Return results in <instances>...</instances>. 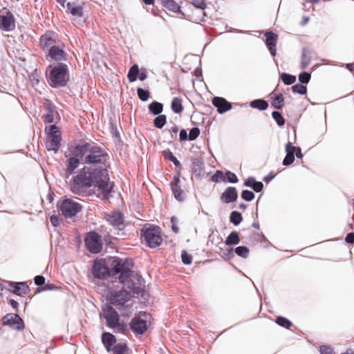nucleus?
Masks as SVG:
<instances>
[{"mask_svg":"<svg viewBox=\"0 0 354 354\" xmlns=\"http://www.w3.org/2000/svg\"><path fill=\"white\" fill-rule=\"evenodd\" d=\"M240 239L238 232H232L227 237L225 243L227 245H236L239 243Z\"/></svg>","mask_w":354,"mask_h":354,"instance_id":"obj_28","label":"nucleus"},{"mask_svg":"<svg viewBox=\"0 0 354 354\" xmlns=\"http://www.w3.org/2000/svg\"><path fill=\"white\" fill-rule=\"evenodd\" d=\"M241 197L246 201H250L254 198V194L252 192L249 190H243L241 193Z\"/></svg>","mask_w":354,"mask_h":354,"instance_id":"obj_44","label":"nucleus"},{"mask_svg":"<svg viewBox=\"0 0 354 354\" xmlns=\"http://www.w3.org/2000/svg\"><path fill=\"white\" fill-rule=\"evenodd\" d=\"M81 160L79 157L73 156L71 157L67 162L66 171L68 174H72L74 170L78 167Z\"/></svg>","mask_w":354,"mask_h":354,"instance_id":"obj_24","label":"nucleus"},{"mask_svg":"<svg viewBox=\"0 0 354 354\" xmlns=\"http://www.w3.org/2000/svg\"><path fill=\"white\" fill-rule=\"evenodd\" d=\"M46 73L48 82L53 87L64 86L69 79L68 66L62 63L50 65Z\"/></svg>","mask_w":354,"mask_h":354,"instance_id":"obj_4","label":"nucleus"},{"mask_svg":"<svg viewBox=\"0 0 354 354\" xmlns=\"http://www.w3.org/2000/svg\"><path fill=\"white\" fill-rule=\"evenodd\" d=\"M283 100L284 99L281 94L277 95L272 100V105L277 109H281L283 106Z\"/></svg>","mask_w":354,"mask_h":354,"instance_id":"obj_34","label":"nucleus"},{"mask_svg":"<svg viewBox=\"0 0 354 354\" xmlns=\"http://www.w3.org/2000/svg\"><path fill=\"white\" fill-rule=\"evenodd\" d=\"M48 60L62 62L66 59V53L64 50L63 45L58 43L48 50L46 55Z\"/></svg>","mask_w":354,"mask_h":354,"instance_id":"obj_15","label":"nucleus"},{"mask_svg":"<svg viewBox=\"0 0 354 354\" xmlns=\"http://www.w3.org/2000/svg\"><path fill=\"white\" fill-rule=\"evenodd\" d=\"M165 157L171 162H173L175 165H178L180 164L177 158L170 151L165 155Z\"/></svg>","mask_w":354,"mask_h":354,"instance_id":"obj_52","label":"nucleus"},{"mask_svg":"<svg viewBox=\"0 0 354 354\" xmlns=\"http://www.w3.org/2000/svg\"><path fill=\"white\" fill-rule=\"evenodd\" d=\"M162 104L158 102H153L149 105L150 112L154 115L160 114L162 111Z\"/></svg>","mask_w":354,"mask_h":354,"instance_id":"obj_32","label":"nucleus"},{"mask_svg":"<svg viewBox=\"0 0 354 354\" xmlns=\"http://www.w3.org/2000/svg\"><path fill=\"white\" fill-rule=\"evenodd\" d=\"M272 115L279 126H283L285 124V120L279 112L273 111Z\"/></svg>","mask_w":354,"mask_h":354,"instance_id":"obj_42","label":"nucleus"},{"mask_svg":"<svg viewBox=\"0 0 354 354\" xmlns=\"http://www.w3.org/2000/svg\"><path fill=\"white\" fill-rule=\"evenodd\" d=\"M108 264L111 271V275L120 274L119 279L121 283L129 281L128 278L130 276L131 263L129 260L115 257H110L108 259Z\"/></svg>","mask_w":354,"mask_h":354,"instance_id":"obj_5","label":"nucleus"},{"mask_svg":"<svg viewBox=\"0 0 354 354\" xmlns=\"http://www.w3.org/2000/svg\"><path fill=\"white\" fill-rule=\"evenodd\" d=\"M138 73L139 68L138 65L135 64L131 67L127 75L128 79L130 82H133L137 80Z\"/></svg>","mask_w":354,"mask_h":354,"instance_id":"obj_31","label":"nucleus"},{"mask_svg":"<svg viewBox=\"0 0 354 354\" xmlns=\"http://www.w3.org/2000/svg\"><path fill=\"white\" fill-rule=\"evenodd\" d=\"M266 44L269 48V50L272 56L276 55V44L277 41V35L273 32L266 33Z\"/></svg>","mask_w":354,"mask_h":354,"instance_id":"obj_19","label":"nucleus"},{"mask_svg":"<svg viewBox=\"0 0 354 354\" xmlns=\"http://www.w3.org/2000/svg\"><path fill=\"white\" fill-rule=\"evenodd\" d=\"M59 42L57 35L53 32H47L40 38V46L44 50H49Z\"/></svg>","mask_w":354,"mask_h":354,"instance_id":"obj_16","label":"nucleus"},{"mask_svg":"<svg viewBox=\"0 0 354 354\" xmlns=\"http://www.w3.org/2000/svg\"><path fill=\"white\" fill-rule=\"evenodd\" d=\"M223 176V174L222 172H220V171H217L216 174L214 175V178H216V180H218V179L220 178H221V177Z\"/></svg>","mask_w":354,"mask_h":354,"instance_id":"obj_64","label":"nucleus"},{"mask_svg":"<svg viewBox=\"0 0 354 354\" xmlns=\"http://www.w3.org/2000/svg\"><path fill=\"white\" fill-rule=\"evenodd\" d=\"M250 106L252 108L264 111L268 107V104L263 100H255L251 102Z\"/></svg>","mask_w":354,"mask_h":354,"instance_id":"obj_29","label":"nucleus"},{"mask_svg":"<svg viewBox=\"0 0 354 354\" xmlns=\"http://www.w3.org/2000/svg\"><path fill=\"white\" fill-rule=\"evenodd\" d=\"M230 221L235 225H239L242 221V216L241 213L234 211L230 214Z\"/></svg>","mask_w":354,"mask_h":354,"instance_id":"obj_35","label":"nucleus"},{"mask_svg":"<svg viewBox=\"0 0 354 354\" xmlns=\"http://www.w3.org/2000/svg\"><path fill=\"white\" fill-rule=\"evenodd\" d=\"M127 346L125 343H118L113 346L111 351L113 354H126L127 352Z\"/></svg>","mask_w":354,"mask_h":354,"instance_id":"obj_30","label":"nucleus"},{"mask_svg":"<svg viewBox=\"0 0 354 354\" xmlns=\"http://www.w3.org/2000/svg\"><path fill=\"white\" fill-rule=\"evenodd\" d=\"M297 148L292 145L291 142H288L286 145V152L288 154L295 155Z\"/></svg>","mask_w":354,"mask_h":354,"instance_id":"obj_49","label":"nucleus"},{"mask_svg":"<svg viewBox=\"0 0 354 354\" xmlns=\"http://www.w3.org/2000/svg\"><path fill=\"white\" fill-rule=\"evenodd\" d=\"M256 183V180L255 179L253 178V177H250L248 178L245 182V185L248 187H252V186L254 185V184Z\"/></svg>","mask_w":354,"mask_h":354,"instance_id":"obj_58","label":"nucleus"},{"mask_svg":"<svg viewBox=\"0 0 354 354\" xmlns=\"http://www.w3.org/2000/svg\"><path fill=\"white\" fill-rule=\"evenodd\" d=\"M50 223L53 226H57L59 224V218L57 216L53 215L50 218Z\"/></svg>","mask_w":354,"mask_h":354,"instance_id":"obj_59","label":"nucleus"},{"mask_svg":"<svg viewBox=\"0 0 354 354\" xmlns=\"http://www.w3.org/2000/svg\"><path fill=\"white\" fill-rule=\"evenodd\" d=\"M310 59L311 57L310 50L307 48H304L301 55V68L302 69L307 68L310 62Z\"/></svg>","mask_w":354,"mask_h":354,"instance_id":"obj_25","label":"nucleus"},{"mask_svg":"<svg viewBox=\"0 0 354 354\" xmlns=\"http://www.w3.org/2000/svg\"><path fill=\"white\" fill-rule=\"evenodd\" d=\"M91 187L97 188L102 198L106 199L109 197L113 185L109 182L106 169L85 166L80 174L74 178L71 190L73 193L81 194Z\"/></svg>","mask_w":354,"mask_h":354,"instance_id":"obj_1","label":"nucleus"},{"mask_svg":"<svg viewBox=\"0 0 354 354\" xmlns=\"http://www.w3.org/2000/svg\"><path fill=\"white\" fill-rule=\"evenodd\" d=\"M93 274L94 277L103 279L111 275V271L106 261L101 259L95 261L93 267Z\"/></svg>","mask_w":354,"mask_h":354,"instance_id":"obj_10","label":"nucleus"},{"mask_svg":"<svg viewBox=\"0 0 354 354\" xmlns=\"http://www.w3.org/2000/svg\"><path fill=\"white\" fill-rule=\"evenodd\" d=\"M106 221L112 225L115 230H118V234L124 227V218L120 212H113L105 215Z\"/></svg>","mask_w":354,"mask_h":354,"instance_id":"obj_13","label":"nucleus"},{"mask_svg":"<svg viewBox=\"0 0 354 354\" xmlns=\"http://www.w3.org/2000/svg\"><path fill=\"white\" fill-rule=\"evenodd\" d=\"M276 322L281 326H283L286 328H289L291 325L290 322L283 317H277L276 319Z\"/></svg>","mask_w":354,"mask_h":354,"instance_id":"obj_43","label":"nucleus"},{"mask_svg":"<svg viewBox=\"0 0 354 354\" xmlns=\"http://www.w3.org/2000/svg\"><path fill=\"white\" fill-rule=\"evenodd\" d=\"M166 116L165 115H160L154 119V125L158 129H161L166 123Z\"/></svg>","mask_w":354,"mask_h":354,"instance_id":"obj_37","label":"nucleus"},{"mask_svg":"<svg viewBox=\"0 0 354 354\" xmlns=\"http://www.w3.org/2000/svg\"><path fill=\"white\" fill-rule=\"evenodd\" d=\"M212 104L217 108L218 112L220 113L231 109L232 106L225 99L219 97H215L212 100Z\"/></svg>","mask_w":354,"mask_h":354,"instance_id":"obj_17","label":"nucleus"},{"mask_svg":"<svg viewBox=\"0 0 354 354\" xmlns=\"http://www.w3.org/2000/svg\"><path fill=\"white\" fill-rule=\"evenodd\" d=\"M44 120L46 122L52 123L54 120V117L52 111H49L44 116Z\"/></svg>","mask_w":354,"mask_h":354,"instance_id":"obj_55","label":"nucleus"},{"mask_svg":"<svg viewBox=\"0 0 354 354\" xmlns=\"http://www.w3.org/2000/svg\"><path fill=\"white\" fill-rule=\"evenodd\" d=\"M28 286L24 283H18L15 287L14 293L21 296L26 293Z\"/></svg>","mask_w":354,"mask_h":354,"instance_id":"obj_33","label":"nucleus"},{"mask_svg":"<svg viewBox=\"0 0 354 354\" xmlns=\"http://www.w3.org/2000/svg\"><path fill=\"white\" fill-rule=\"evenodd\" d=\"M66 11L71 14L72 16L75 17H81L82 16V8L80 5L74 2H67L65 3V8Z\"/></svg>","mask_w":354,"mask_h":354,"instance_id":"obj_18","label":"nucleus"},{"mask_svg":"<svg viewBox=\"0 0 354 354\" xmlns=\"http://www.w3.org/2000/svg\"><path fill=\"white\" fill-rule=\"evenodd\" d=\"M55 136L61 138L60 132L55 124H52L49 127L48 138H54Z\"/></svg>","mask_w":354,"mask_h":354,"instance_id":"obj_41","label":"nucleus"},{"mask_svg":"<svg viewBox=\"0 0 354 354\" xmlns=\"http://www.w3.org/2000/svg\"><path fill=\"white\" fill-rule=\"evenodd\" d=\"M199 134H200V130L198 128H197V127L192 128L190 130L189 133V139L190 140H194L199 136Z\"/></svg>","mask_w":354,"mask_h":354,"instance_id":"obj_46","label":"nucleus"},{"mask_svg":"<svg viewBox=\"0 0 354 354\" xmlns=\"http://www.w3.org/2000/svg\"><path fill=\"white\" fill-rule=\"evenodd\" d=\"M142 236L150 248H156L162 243L160 229L156 227L143 230Z\"/></svg>","mask_w":354,"mask_h":354,"instance_id":"obj_8","label":"nucleus"},{"mask_svg":"<svg viewBox=\"0 0 354 354\" xmlns=\"http://www.w3.org/2000/svg\"><path fill=\"white\" fill-rule=\"evenodd\" d=\"M15 27V19L12 13L6 9L0 10V28L10 31Z\"/></svg>","mask_w":354,"mask_h":354,"instance_id":"obj_12","label":"nucleus"},{"mask_svg":"<svg viewBox=\"0 0 354 354\" xmlns=\"http://www.w3.org/2000/svg\"><path fill=\"white\" fill-rule=\"evenodd\" d=\"M72 156L79 157L84 165L100 164L106 161L107 154L98 146L91 143H82L71 149Z\"/></svg>","mask_w":354,"mask_h":354,"instance_id":"obj_2","label":"nucleus"},{"mask_svg":"<svg viewBox=\"0 0 354 354\" xmlns=\"http://www.w3.org/2000/svg\"><path fill=\"white\" fill-rule=\"evenodd\" d=\"M346 67L351 71H353L354 70V66L353 64H346Z\"/></svg>","mask_w":354,"mask_h":354,"instance_id":"obj_63","label":"nucleus"},{"mask_svg":"<svg viewBox=\"0 0 354 354\" xmlns=\"http://www.w3.org/2000/svg\"><path fill=\"white\" fill-rule=\"evenodd\" d=\"M59 213L66 218H72L82 210L77 198H64L57 204Z\"/></svg>","mask_w":354,"mask_h":354,"instance_id":"obj_6","label":"nucleus"},{"mask_svg":"<svg viewBox=\"0 0 354 354\" xmlns=\"http://www.w3.org/2000/svg\"><path fill=\"white\" fill-rule=\"evenodd\" d=\"M85 243L88 250L92 253H98L102 248L101 237L94 232H91L86 235Z\"/></svg>","mask_w":354,"mask_h":354,"instance_id":"obj_9","label":"nucleus"},{"mask_svg":"<svg viewBox=\"0 0 354 354\" xmlns=\"http://www.w3.org/2000/svg\"><path fill=\"white\" fill-rule=\"evenodd\" d=\"M171 109L176 113H180L183 110L182 100L179 97H174L171 102Z\"/></svg>","mask_w":354,"mask_h":354,"instance_id":"obj_26","label":"nucleus"},{"mask_svg":"<svg viewBox=\"0 0 354 354\" xmlns=\"http://www.w3.org/2000/svg\"><path fill=\"white\" fill-rule=\"evenodd\" d=\"M346 241L347 243H354V233H349L346 235Z\"/></svg>","mask_w":354,"mask_h":354,"instance_id":"obj_60","label":"nucleus"},{"mask_svg":"<svg viewBox=\"0 0 354 354\" xmlns=\"http://www.w3.org/2000/svg\"><path fill=\"white\" fill-rule=\"evenodd\" d=\"M225 175H226L229 182L234 183L238 181L237 177L234 173H232L231 171H227Z\"/></svg>","mask_w":354,"mask_h":354,"instance_id":"obj_51","label":"nucleus"},{"mask_svg":"<svg viewBox=\"0 0 354 354\" xmlns=\"http://www.w3.org/2000/svg\"><path fill=\"white\" fill-rule=\"evenodd\" d=\"M295 153L298 158H301L302 157L301 151L299 148H297L296 152Z\"/></svg>","mask_w":354,"mask_h":354,"instance_id":"obj_62","label":"nucleus"},{"mask_svg":"<svg viewBox=\"0 0 354 354\" xmlns=\"http://www.w3.org/2000/svg\"><path fill=\"white\" fill-rule=\"evenodd\" d=\"M171 228L172 230L177 233L178 232V228L177 227V219L175 217H172L171 218Z\"/></svg>","mask_w":354,"mask_h":354,"instance_id":"obj_56","label":"nucleus"},{"mask_svg":"<svg viewBox=\"0 0 354 354\" xmlns=\"http://www.w3.org/2000/svg\"><path fill=\"white\" fill-rule=\"evenodd\" d=\"M320 353L321 354H335L333 349L327 346H320Z\"/></svg>","mask_w":354,"mask_h":354,"instance_id":"obj_50","label":"nucleus"},{"mask_svg":"<svg viewBox=\"0 0 354 354\" xmlns=\"http://www.w3.org/2000/svg\"><path fill=\"white\" fill-rule=\"evenodd\" d=\"M102 340L106 350L109 352L111 351L112 346L115 343V337L109 333H104L102 335Z\"/></svg>","mask_w":354,"mask_h":354,"instance_id":"obj_23","label":"nucleus"},{"mask_svg":"<svg viewBox=\"0 0 354 354\" xmlns=\"http://www.w3.org/2000/svg\"><path fill=\"white\" fill-rule=\"evenodd\" d=\"M236 254L243 258H247L249 254V249L245 246H239L235 249Z\"/></svg>","mask_w":354,"mask_h":354,"instance_id":"obj_38","label":"nucleus"},{"mask_svg":"<svg viewBox=\"0 0 354 354\" xmlns=\"http://www.w3.org/2000/svg\"><path fill=\"white\" fill-rule=\"evenodd\" d=\"M180 138L181 140H185L187 138V133L185 129H182L180 132Z\"/></svg>","mask_w":354,"mask_h":354,"instance_id":"obj_61","label":"nucleus"},{"mask_svg":"<svg viewBox=\"0 0 354 354\" xmlns=\"http://www.w3.org/2000/svg\"><path fill=\"white\" fill-rule=\"evenodd\" d=\"M238 196L237 191L235 187H230L225 189L221 196V200L225 203H229L236 200Z\"/></svg>","mask_w":354,"mask_h":354,"instance_id":"obj_20","label":"nucleus"},{"mask_svg":"<svg viewBox=\"0 0 354 354\" xmlns=\"http://www.w3.org/2000/svg\"><path fill=\"white\" fill-rule=\"evenodd\" d=\"M124 290L120 291H111L107 295V300L113 305L122 306L128 301L131 297L138 295L142 288L136 286L131 281H127L122 283Z\"/></svg>","mask_w":354,"mask_h":354,"instance_id":"obj_3","label":"nucleus"},{"mask_svg":"<svg viewBox=\"0 0 354 354\" xmlns=\"http://www.w3.org/2000/svg\"><path fill=\"white\" fill-rule=\"evenodd\" d=\"M102 316L106 321L109 328H113L115 331L123 332L126 326L119 322V315L116 310L110 305L104 304L102 306Z\"/></svg>","mask_w":354,"mask_h":354,"instance_id":"obj_7","label":"nucleus"},{"mask_svg":"<svg viewBox=\"0 0 354 354\" xmlns=\"http://www.w3.org/2000/svg\"><path fill=\"white\" fill-rule=\"evenodd\" d=\"M3 323L14 329L21 330L24 328V324L22 319L17 314L9 313L3 317Z\"/></svg>","mask_w":354,"mask_h":354,"instance_id":"obj_14","label":"nucleus"},{"mask_svg":"<svg viewBox=\"0 0 354 354\" xmlns=\"http://www.w3.org/2000/svg\"><path fill=\"white\" fill-rule=\"evenodd\" d=\"M310 79V75L308 73L304 72L299 75V80L303 84H307Z\"/></svg>","mask_w":354,"mask_h":354,"instance_id":"obj_45","label":"nucleus"},{"mask_svg":"<svg viewBox=\"0 0 354 354\" xmlns=\"http://www.w3.org/2000/svg\"><path fill=\"white\" fill-rule=\"evenodd\" d=\"M61 138L54 137V138H48L46 142V147L48 151H53L56 153L60 146Z\"/></svg>","mask_w":354,"mask_h":354,"instance_id":"obj_21","label":"nucleus"},{"mask_svg":"<svg viewBox=\"0 0 354 354\" xmlns=\"http://www.w3.org/2000/svg\"><path fill=\"white\" fill-rule=\"evenodd\" d=\"M294 160L295 155L286 153V156L283 161V165L286 166L290 165L294 162Z\"/></svg>","mask_w":354,"mask_h":354,"instance_id":"obj_48","label":"nucleus"},{"mask_svg":"<svg viewBox=\"0 0 354 354\" xmlns=\"http://www.w3.org/2000/svg\"><path fill=\"white\" fill-rule=\"evenodd\" d=\"M292 90L294 93H299L301 95H304L306 93L307 88L305 86L297 84L292 87Z\"/></svg>","mask_w":354,"mask_h":354,"instance_id":"obj_39","label":"nucleus"},{"mask_svg":"<svg viewBox=\"0 0 354 354\" xmlns=\"http://www.w3.org/2000/svg\"><path fill=\"white\" fill-rule=\"evenodd\" d=\"M162 5L169 10L177 12L180 8L174 0H163Z\"/></svg>","mask_w":354,"mask_h":354,"instance_id":"obj_27","label":"nucleus"},{"mask_svg":"<svg viewBox=\"0 0 354 354\" xmlns=\"http://www.w3.org/2000/svg\"><path fill=\"white\" fill-rule=\"evenodd\" d=\"M263 185L261 182H257L256 181V183L254 184V185L252 186V189L257 192H261L262 189H263Z\"/></svg>","mask_w":354,"mask_h":354,"instance_id":"obj_54","label":"nucleus"},{"mask_svg":"<svg viewBox=\"0 0 354 354\" xmlns=\"http://www.w3.org/2000/svg\"><path fill=\"white\" fill-rule=\"evenodd\" d=\"M182 261L187 265H189L192 263V257L186 252H183L181 254Z\"/></svg>","mask_w":354,"mask_h":354,"instance_id":"obj_47","label":"nucleus"},{"mask_svg":"<svg viewBox=\"0 0 354 354\" xmlns=\"http://www.w3.org/2000/svg\"><path fill=\"white\" fill-rule=\"evenodd\" d=\"M138 95L140 100L142 101H147L150 96V93L148 91L144 90L141 88H138L137 90Z\"/></svg>","mask_w":354,"mask_h":354,"instance_id":"obj_40","label":"nucleus"},{"mask_svg":"<svg viewBox=\"0 0 354 354\" xmlns=\"http://www.w3.org/2000/svg\"><path fill=\"white\" fill-rule=\"evenodd\" d=\"M281 78L282 81L283 82V83L287 85L292 84L295 83V82L296 81L295 76H293V75H289V74H287L285 73L281 74Z\"/></svg>","mask_w":354,"mask_h":354,"instance_id":"obj_36","label":"nucleus"},{"mask_svg":"<svg viewBox=\"0 0 354 354\" xmlns=\"http://www.w3.org/2000/svg\"><path fill=\"white\" fill-rule=\"evenodd\" d=\"M147 318L148 315L146 313L133 318L130 323L131 330L136 335L143 334L147 329Z\"/></svg>","mask_w":354,"mask_h":354,"instance_id":"obj_11","label":"nucleus"},{"mask_svg":"<svg viewBox=\"0 0 354 354\" xmlns=\"http://www.w3.org/2000/svg\"><path fill=\"white\" fill-rule=\"evenodd\" d=\"M193 4L195 7L203 10L206 7V4L203 0H194Z\"/></svg>","mask_w":354,"mask_h":354,"instance_id":"obj_53","label":"nucleus"},{"mask_svg":"<svg viewBox=\"0 0 354 354\" xmlns=\"http://www.w3.org/2000/svg\"><path fill=\"white\" fill-rule=\"evenodd\" d=\"M35 283L38 286H41L45 283V278L42 276H37L35 277Z\"/></svg>","mask_w":354,"mask_h":354,"instance_id":"obj_57","label":"nucleus"},{"mask_svg":"<svg viewBox=\"0 0 354 354\" xmlns=\"http://www.w3.org/2000/svg\"><path fill=\"white\" fill-rule=\"evenodd\" d=\"M179 180H180L178 177L174 178V183H171V185L175 198L179 201H183L185 198V194L178 185Z\"/></svg>","mask_w":354,"mask_h":354,"instance_id":"obj_22","label":"nucleus"}]
</instances>
